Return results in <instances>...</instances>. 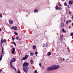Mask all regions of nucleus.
I'll use <instances>...</instances> for the list:
<instances>
[{
	"mask_svg": "<svg viewBox=\"0 0 73 73\" xmlns=\"http://www.w3.org/2000/svg\"><path fill=\"white\" fill-rule=\"evenodd\" d=\"M38 12V10H37V9H35L34 12H35V13H37Z\"/></svg>",
	"mask_w": 73,
	"mask_h": 73,
	"instance_id": "nucleus-17",
	"label": "nucleus"
},
{
	"mask_svg": "<svg viewBox=\"0 0 73 73\" xmlns=\"http://www.w3.org/2000/svg\"><path fill=\"white\" fill-rule=\"evenodd\" d=\"M69 15H71V14H72V13L70 12V11H69Z\"/></svg>",
	"mask_w": 73,
	"mask_h": 73,
	"instance_id": "nucleus-37",
	"label": "nucleus"
},
{
	"mask_svg": "<svg viewBox=\"0 0 73 73\" xmlns=\"http://www.w3.org/2000/svg\"><path fill=\"white\" fill-rule=\"evenodd\" d=\"M17 12H18L17 11H16V13H17Z\"/></svg>",
	"mask_w": 73,
	"mask_h": 73,
	"instance_id": "nucleus-59",
	"label": "nucleus"
},
{
	"mask_svg": "<svg viewBox=\"0 0 73 73\" xmlns=\"http://www.w3.org/2000/svg\"><path fill=\"white\" fill-rule=\"evenodd\" d=\"M3 58V56L2 55H1V56L0 57V61H1L2 60V58Z\"/></svg>",
	"mask_w": 73,
	"mask_h": 73,
	"instance_id": "nucleus-22",
	"label": "nucleus"
},
{
	"mask_svg": "<svg viewBox=\"0 0 73 73\" xmlns=\"http://www.w3.org/2000/svg\"><path fill=\"white\" fill-rule=\"evenodd\" d=\"M0 17L1 18H2L3 17V15H2V14L0 13Z\"/></svg>",
	"mask_w": 73,
	"mask_h": 73,
	"instance_id": "nucleus-26",
	"label": "nucleus"
},
{
	"mask_svg": "<svg viewBox=\"0 0 73 73\" xmlns=\"http://www.w3.org/2000/svg\"><path fill=\"white\" fill-rule=\"evenodd\" d=\"M59 6H60V7H61L62 6V5L61 4H60L59 5Z\"/></svg>",
	"mask_w": 73,
	"mask_h": 73,
	"instance_id": "nucleus-43",
	"label": "nucleus"
},
{
	"mask_svg": "<svg viewBox=\"0 0 73 73\" xmlns=\"http://www.w3.org/2000/svg\"><path fill=\"white\" fill-rule=\"evenodd\" d=\"M22 58L23 59V60H26V59H27L25 58V56L24 57H23Z\"/></svg>",
	"mask_w": 73,
	"mask_h": 73,
	"instance_id": "nucleus-30",
	"label": "nucleus"
},
{
	"mask_svg": "<svg viewBox=\"0 0 73 73\" xmlns=\"http://www.w3.org/2000/svg\"><path fill=\"white\" fill-rule=\"evenodd\" d=\"M15 52V51H11V53L12 54H14V52Z\"/></svg>",
	"mask_w": 73,
	"mask_h": 73,
	"instance_id": "nucleus-35",
	"label": "nucleus"
},
{
	"mask_svg": "<svg viewBox=\"0 0 73 73\" xmlns=\"http://www.w3.org/2000/svg\"><path fill=\"white\" fill-rule=\"evenodd\" d=\"M64 20H66V18H65V17H64Z\"/></svg>",
	"mask_w": 73,
	"mask_h": 73,
	"instance_id": "nucleus-50",
	"label": "nucleus"
},
{
	"mask_svg": "<svg viewBox=\"0 0 73 73\" xmlns=\"http://www.w3.org/2000/svg\"><path fill=\"white\" fill-rule=\"evenodd\" d=\"M62 37H63V35H61L60 36V37L61 38H62Z\"/></svg>",
	"mask_w": 73,
	"mask_h": 73,
	"instance_id": "nucleus-39",
	"label": "nucleus"
},
{
	"mask_svg": "<svg viewBox=\"0 0 73 73\" xmlns=\"http://www.w3.org/2000/svg\"><path fill=\"white\" fill-rule=\"evenodd\" d=\"M34 73H38L37 71V70H35Z\"/></svg>",
	"mask_w": 73,
	"mask_h": 73,
	"instance_id": "nucleus-33",
	"label": "nucleus"
},
{
	"mask_svg": "<svg viewBox=\"0 0 73 73\" xmlns=\"http://www.w3.org/2000/svg\"><path fill=\"white\" fill-rule=\"evenodd\" d=\"M1 44H3V42H6V40H5V39H4V40H3V38H1Z\"/></svg>",
	"mask_w": 73,
	"mask_h": 73,
	"instance_id": "nucleus-6",
	"label": "nucleus"
},
{
	"mask_svg": "<svg viewBox=\"0 0 73 73\" xmlns=\"http://www.w3.org/2000/svg\"><path fill=\"white\" fill-rule=\"evenodd\" d=\"M33 57H35V56H33Z\"/></svg>",
	"mask_w": 73,
	"mask_h": 73,
	"instance_id": "nucleus-60",
	"label": "nucleus"
},
{
	"mask_svg": "<svg viewBox=\"0 0 73 73\" xmlns=\"http://www.w3.org/2000/svg\"><path fill=\"white\" fill-rule=\"evenodd\" d=\"M25 11H23V12H25Z\"/></svg>",
	"mask_w": 73,
	"mask_h": 73,
	"instance_id": "nucleus-62",
	"label": "nucleus"
},
{
	"mask_svg": "<svg viewBox=\"0 0 73 73\" xmlns=\"http://www.w3.org/2000/svg\"><path fill=\"white\" fill-rule=\"evenodd\" d=\"M2 70V69H1L0 70V72H1Z\"/></svg>",
	"mask_w": 73,
	"mask_h": 73,
	"instance_id": "nucleus-47",
	"label": "nucleus"
},
{
	"mask_svg": "<svg viewBox=\"0 0 73 73\" xmlns=\"http://www.w3.org/2000/svg\"><path fill=\"white\" fill-rule=\"evenodd\" d=\"M71 19H72V20H73V15L71 17Z\"/></svg>",
	"mask_w": 73,
	"mask_h": 73,
	"instance_id": "nucleus-45",
	"label": "nucleus"
},
{
	"mask_svg": "<svg viewBox=\"0 0 73 73\" xmlns=\"http://www.w3.org/2000/svg\"><path fill=\"white\" fill-rule=\"evenodd\" d=\"M0 31H1V28H0Z\"/></svg>",
	"mask_w": 73,
	"mask_h": 73,
	"instance_id": "nucleus-52",
	"label": "nucleus"
},
{
	"mask_svg": "<svg viewBox=\"0 0 73 73\" xmlns=\"http://www.w3.org/2000/svg\"><path fill=\"white\" fill-rule=\"evenodd\" d=\"M59 8V7H58V6H56V10H58Z\"/></svg>",
	"mask_w": 73,
	"mask_h": 73,
	"instance_id": "nucleus-23",
	"label": "nucleus"
},
{
	"mask_svg": "<svg viewBox=\"0 0 73 73\" xmlns=\"http://www.w3.org/2000/svg\"><path fill=\"white\" fill-rule=\"evenodd\" d=\"M12 39L13 41H14L15 40V38H14L12 37Z\"/></svg>",
	"mask_w": 73,
	"mask_h": 73,
	"instance_id": "nucleus-38",
	"label": "nucleus"
},
{
	"mask_svg": "<svg viewBox=\"0 0 73 73\" xmlns=\"http://www.w3.org/2000/svg\"><path fill=\"white\" fill-rule=\"evenodd\" d=\"M14 29L15 31H16V30H17V27L16 26L14 27Z\"/></svg>",
	"mask_w": 73,
	"mask_h": 73,
	"instance_id": "nucleus-13",
	"label": "nucleus"
},
{
	"mask_svg": "<svg viewBox=\"0 0 73 73\" xmlns=\"http://www.w3.org/2000/svg\"><path fill=\"white\" fill-rule=\"evenodd\" d=\"M64 6H67V3H66V2H64Z\"/></svg>",
	"mask_w": 73,
	"mask_h": 73,
	"instance_id": "nucleus-24",
	"label": "nucleus"
},
{
	"mask_svg": "<svg viewBox=\"0 0 73 73\" xmlns=\"http://www.w3.org/2000/svg\"><path fill=\"white\" fill-rule=\"evenodd\" d=\"M29 56V55L26 54L25 56V58H26V59H27Z\"/></svg>",
	"mask_w": 73,
	"mask_h": 73,
	"instance_id": "nucleus-14",
	"label": "nucleus"
},
{
	"mask_svg": "<svg viewBox=\"0 0 73 73\" xmlns=\"http://www.w3.org/2000/svg\"><path fill=\"white\" fill-rule=\"evenodd\" d=\"M7 33H8L9 34V32H8Z\"/></svg>",
	"mask_w": 73,
	"mask_h": 73,
	"instance_id": "nucleus-64",
	"label": "nucleus"
},
{
	"mask_svg": "<svg viewBox=\"0 0 73 73\" xmlns=\"http://www.w3.org/2000/svg\"><path fill=\"white\" fill-rule=\"evenodd\" d=\"M48 55L49 56H50L51 55V52H49L47 53Z\"/></svg>",
	"mask_w": 73,
	"mask_h": 73,
	"instance_id": "nucleus-15",
	"label": "nucleus"
},
{
	"mask_svg": "<svg viewBox=\"0 0 73 73\" xmlns=\"http://www.w3.org/2000/svg\"><path fill=\"white\" fill-rule=\"evenodd\" d=\"M33 49H36V46L35 45H33Z\"/></svg>",
	"mask_w": 73,
	"mask_h": 73,
	"instance_id": "nucleus-19",
	"label": "nucleus"
},
{
	"mask_svg": "<svg viewBox=\"0 0 73 73\" xmlns=\"http://www.w3.org/2000/svg\"><path fill=\"white\" fill-rule=\"evenodd\" d=\"M70 28H71V26H70L69 27V29H70Z\"/></svg>",
	"mask_w": 73,
	"mask_h": 73,
	"instance_id": "nucleus-48",
	"label": "nucleus"
},
{
	"mask_svg": "<svg viewBox=\"0 0 73 73\" xmlns=\"http://www.w3.org/2000/svg\"><path fill=\"white\" fill-rule=\"evenodd\" d=\"M67 60H69V59L67 58Z\"/></svg>",
	"mask_w": 73,
	"mask_h": 73,
	"instance_id": "nucleus-56",
	"label": "nucleus"
},
{
	"mask_svg": "<svg viewBox=\"0 0 73 73\" xmlns=\"http://www.w3.org/2000/svg\"><path fill=\"white\" fill-rule=\"evenodd\" d=\"M33 54H34V53H33V52H30V56H33Z\"/></svg>",
	"mask_w": 73,
	"mask_h": 73,
	"instance_id": "nucleus-18",
	"label": "nucleus"
},
{
	"mask_svg": "<svg viewBox=\"0 0 73 73\" xmlns=\"http://www.w3.org/2000/svg\"><path fill=\"white\" fill-rule=\"evenodd\" d=\"M16 39L17 40H19V37L18 36H16Z\"/></svg>",
	"mask_w": 73,
	"mask_h": 73,
	"instance_id": "nucleus-20",
	"label": "nucleus"
},
{
	"mask_svg": "<svg viewBox=\"0 0 73 73\" xmlns=\"http://www.w3.org/2000/svg\"><path fill=\"white\" fill-rule=\"evenodd\" d=\"M36 56H37V55H36Z\"/></svg>",
	"mask_w": 73,
	"mask_h": 73,
	"instance_id": "nucleus-63",
	"label": "nucleus"
},
{
	"mask_svg": "<svg viewBox=\"0 0 73 73\" xmlns=\"http://www.w3.org/2000/svg\"><path fill=\"white\" fill-rule=\"evenodd\" d=\"M61 40L62 41V39H61Z\"/></svg>",
	"mask_w": 73,
	"mask_h": 73,
	"instance_id": "nucleus-57",
	"label": "nucleus"
},
{
	"mask_svg": "<svg viewBox=\"0 0 73 73\" xmlns=\"http://www.w3.org/2000/svg\"><path fill=\"white\" fill-rule=\"evenodd\" d=\"M69 4L70 5H72L73 3V0H70L68 2Z\"/></svg>",
	"mask_w": 73,
	"mask_h": 73,
	"instance_id": "nucleus-8",
	"label": "nucleus"
},
{
	"mask_svg": "<svg viewBox=\"0 0 73 73\" xmlns=\"http://www.w3.org/2000/svg\"><path fill=\"white\" fill-rule=\"evenodd\" d=\"M17 73H20V71H17Z\"/></svg>",
	"mask_w": 73,
	"mask_h": 73,
	"instance_id": "nucleus-49",
	"label": "nucleus"
},
{
	"mask_svg": "<svg viewBox=\"0 0 73 73\" xmlns=\"http://www.w3.org/2000/svg\"><path fill=\"white\" fill-rule=\"evenodd\" d=\"M10 47L11 48H12L13 47V46H12V45H11L10 46Z\"/></svg>",
	"mask_w": 73,
	"mask_h": 73,
	"instance_id": "nucleus-42",
	"label": "nucleus"
},
{
	"mask_svg": "<svg viewBox=\"0 0 73 73\" xmlns=\"http://www.w3.org/2000/svg\"><path fill=\"white\" fill-rule=\"evenodd\" d=\"M70 36H73V33H70Z\"/></svg>",
	"mask_w": 73,
	"mask_h": 73,
	"instance_id": "nucleus-34",
	"label": "nucleus"
},
{
	"mask_svg": "<svg viewBox=\"0 0 73 73\" xmlns=\"http://www.w3.org/2000/svg\"><path fill=\"white\" fill-rule=\"evenodd\" d=\"M30 61H31V64H33V60H32V59Z\"/></svg>",
	"mask_w": 73,
	"mask_h": 73,
	"instance_id": "nucleus-28",
	"label": "nucleus"
},
{
	"mask_svg": "<svg viewBox=\"0 0 73 73\" xmlns=\"http://www.w3.org/2000/svg\"><path fill=\"white\" fill-rule=\"evenodd\" d=\"M66 62H67V61H68V60H66Z\"/></svg>",
	"mask_w": 73,
	"mask_h": 73,
	"instance_id": "nucleus-55",
	"label": "nucleus"
},
{
	"mask_svg": "<svg viewBox=\"0 0 73 73\" xmlns=\"http://www.w3.org/2000/svg\"><path fill=\"white\" fill-rule=\"evenodd\" d=\"M72 39L73 40V36H72Z\"/></svg>",
	"mask_w": 73,
	"mask_h": 73,
	"instance_id": "nucleus-58",
	"label": "nucleus"
},
{
	"mask_svg": "<svg viewBox=\"0 0 73 73\" xmlns=\"http://www.w3.org/2000/svg\"><path fill=\"white\" fill-rule=\"evenodd\" d=\"M9 23L10 24L12 25L13 24V21L10 20H9Z\"/></svg>",
	"mask_w": 73,
	"mask_h": 73,
	"instance_id": "nucleus-10",
	"label": "nucleus"
},
{
	"mask_svg": "<svg viewBox=\"0 0 73 73\" xmlns=\"http://www.w3.org/2000/svg\"><path fill=\"white\" fill-rule=\"evenodd\" d=\"M53 70V68L52 65L50 67H49L47 68V71H50V70Z\"/></svg>",
	"mask_w": 73,
	"mask_h": 73,
	"instance_id": "nucleus-4",
	"label": "nucleus"
},
{
	"mask_svg": "<svg viewBox=\"0 0 73 73\" xmlns=\"http://www.w3.org/2000/svg\"><path fill=\"white\" fill-rule=\"evenodd\" d=\"M64 26V24L63 23H61V27H63Z\"/></svg>",
	"mask_w": 73,
	"mask_h": 73,
	"instance_id": "nucleus-16",
	"label": "nucleus"
},
{
	"mask_svg": "<svg viewBox=\"0 0 73 73\" xmlns=\"http://www.w3.org/2000/svg\"><path fill=\"white\" fill-rule=\"evenodd\" d=\"M59 9V11H61V10H62V8H61V7H60L59 8V9Z\"/></svg>",
	"mask_w": 73,
	"mask_h": 73,
	"instance_id": "nucleus-32",
	"label": "nucleus"
},
{
	"mask_svg": "<svg viewBox=\"0 0 73 73\" xmlns=\"http://www.w3.org/2000/svg\"><path fill=\"white\" fill-rule=\"evenodd\" d=\"M38 54V53H37V51H36L35 55H37Z\"/></svg>",
	"mask_w": 73,
	"mask_h": 73,
	"instance_id": "nucleus-36",
	"label": "nucleus"
},
{
	"mask_svg": "<svg viewBox=\"0 0 73 73\" xmlns=\"http://www.w3.org/2000/svg\"><path fill=\"white\" fill-rule=\"evenodd\" d=\"M72 21L71 20H67L66 21V24H68V23H70Z\"/></svg>",
	"mask_w": 73,
	"mask_h": 73,
	"instance_id": "nucleus-7",
	"label": "nucleus"
},
{
	"mask_svg": "<svg viewBox=\"0 0 73 73\" xmlns=\"http://www.w3.org/2000/svg\"><path fill=\"white\" fill-rule=\"evenodd\" d=\"M0 54H1V55H2V56H3V54H2V52H0Z\"/></svg>",
	"mask_w": 73,
	"mask_h": 73,
	"instance_id": "nucleus-41",
	"label": "nucleus"
},
{
	"mask_svg": "<svg viewBox=\"0 0 73 73\" xmlns=\"http://www.w3.org/2000/svg\"><path fill=\"white\" fill-rule=\"evenodd\" d=\"M12 51H14V52H15V48H14V47H13L12 48Z\"/></svg>",
	"mask_w": 73,
	"mask_h": 73,
	"instance_id": "nucleus-27",
	"label": "nucleus"
},
{
	"mask_svg": "<svg viewBox=\"0 0 73 73\" xmlns=\"http://www.w3.org/2000/svg\"><path fill=\"white\" fill-rule=\"evenodd\" d=\"M42 68H44V67L42 66Z\"/></svg>",
	"mask_w": 73,
	"mask_h": 73,
	"instance_id": "nucleus-61",
	"label": "nucleus"
},
{
	"mask_svg": "<svg viewBox=\"0 0 73 73\" xmlns=\"http://www.w3.org/2000/svg\"><path fill=\"white\" fill-rule=\"evenodd\" d=\"M14 34L15 35H18V33H17L16 31L14 32Z\"/></svg>",
	"mask_w": 73,
	"mask_h": 73,
	"instance_id": "nucleus-25",
	"label": "nucleus"
},
{
	"mask_svg": "<svg viewBox=\"0 0 73 73\" xmlns=\"http://www.w3.org/2000/svg\"><path fill=\"white\" fill-rule=\"evenodd\" d=\"M59 61H60V62H62V58H61V57H60L59 58Z\"/></svg>",
	"mask_w": 73,
	"mask_h": 73,
	"instance_id": "nucleus-9",
	"label": "nucleus"
},
{
	"mask_svg": "<svg viewBox=\"0 0 73 73\" xmlns=\"http://www.w3.org/2000/svg\"><path fill=\"white\" fill-rule=\"evenodd\" d=\"M67 7L68 8H70V7H69V5H67Z\"/></svg>",
	"mask_w": 73,
	"mask_h": 73,
	"instance_id": "nucleus-44",
	"label": "nucleus"
},
{
	"mask_svg": "<svg viewBox=\"0 0 73 73\" xmlns=\"http://www.w3.org/2000/svg\"><path fill=\"white\" fill-rule=\"evenodd\" d=\"M72 27H73V23H72Z\"/></svg>",
	"mask_w": 73,
	"mask_h": 73,
	"instance_id": "nucleus-51",
	"label": "nucleus"
},
{
	"mask_svg": "<svg viewBox=\"0 0 73 73\" xmlns=\"http://www.w3.org/2000/svg\"><path fill=\"white\" fill-rule=\"evenodd\" d=\"M47 44H46L45 43L44 44V45L43 46V47H44V48H45V47H47Z\"/></svg>",
	"mask_w": 73,
	"mask_h": 73,
	"instance_id": "nucleus-21",
	"label": "nucleus"
},
{
	"mask_svg": "<svg viewBox=\"0 0 73 73\" xmlns=\"http://www.w3.org/2000/svg\"><path fill=\"white\" fill-rule=\"evenodd\" d=\"M13 43L15 46H16V43L15 42H13Z\"/></svg>",
	"mask_w": 73,
	"mask_h": 73,
	"instance_id": "nucleus-29",
	"label": "nucleus"
},
{
	"mask_svg": "<svg viewBox=\"0 0 73 73\" xmlns=\"http://www.w3.org/2000/svg\"><path fill=\"white\" fill-rule=\"evenodd\" d=\"M64 22H65L66 21L65 20H64Z\"/></svg>",
	"mask_w": 73,
	"mask_h": 73,
	"instance_id": "nucleus-54",
	"label": "nucleus"
},
{
	"mask_svg": "<svg viewBox=\"0 0 73 73\" xmlns=\"http://www.w3.org/2000/svg\"><path fill=\"white\" fill-rule=\"evenodd\" d=\"M16 58H14V57L13 58V59L10 61V62L9 63L10 65L12 66V62H15V61H16Z\"/></svg>",
	"mask_w": 73,
	"mask_h": 73,
	"instance_id": "nucleus-3",
	"label": "nucleus"
},
{
	"mask_svg": "<svg viewBox=\"0 0 73 73\" xmlns=\"http://www.w3.org/2000/svg\"><path fill=\"white\" fill-rule=\"evenodd\" d=\"M39 65L40 66H41V63H39Z\"/></svg>",
	"mask_w": 73,
	"mask_h": 73,
	"instance_id": "nucleus-40",
	"label": "nucleus"
},
{
	"mask_svg": "<svg viewBox=\"0 0 73 73\" xmlns=\"http://www.w3.org/2000/svg\"><path fill=\"white\" fill-rule=\"evenodd\" d=\"M10 28L11 29H14V26L11 27Z\"/></svg>",
	"mask_w": 73,
	"mask_h": 73,
	"instance_id": "nucleus-31",
	"label": "nucleus"
},
{
	"mask_svg": "<svg viewBox=\"0 0 73 73\" xmlns=\"http://www.w3.org/2000/svg\"><path fill=\"white\" fill-rule=\"evenodd\" d=\"M62 32L63 33H66V31L64 30V29H62Z\"/></svg>",
	"mask_w": 73,
	"mask_h": 73,
	"instance_id": "nucleus-11",
	"label": "nucleus"
},
{
	"mask_svg": "<svg viewBox=\"0 0 73 73\" xmlns=\"http://www.w3.org/2000/svg\"><path fill=\"white\" fill-rule=\"evenodd\" d=\"M10 67L12 69H14L15 70V72H17V70H16V68H15V67H14V66L12 65V66L10 65Z\"/></svg>",
	"mask_w": 73,
	"mask_h": 73,
	"instance_id": "nucleus-5",
	"label": "nucleus"
},
{
	"mask_svg": "<svg viewBox=\"0 0 73 73\" xmlns=\"http://www.w3.org/2000/svg\"><path fill=\"white\" fill-rule=\"evenodd\" d=\"M2 51L3 54H4V50H3V46L1 45Z\"/></svg>",
	"mask_w": 73,
	"mask_h": 73,
	"instance_id": "nucleus-12",
	"label": "nucleus"
},
{
	"mask_svg": "<svg viewBox=\"0 0 73 73\" xmlns=\"http://www.w3.org/2000/svg\"><path fill=\"white\" fill-rule=\"evenodd\" d=\"M63 61H64V60H65V59H64V58H63Z\"/></svg>",
	"mask_w": 73,
	"mask_h": 73,
	"instance_id": "nucleus-53",
	"label": "nucleus"
},
{
	"mask_svg": "<svg viewBox=\"0 0 73 73\" xmlns=\"http://www.w3.org/2000/svg\"><path fill=\"white\" fill-rule=\"evenodd\" d=\"M29 66V63L27 62H25L24 63L23 65V71L26 73H28V68L29 67L27 68V66Z\"/></svg>",
	"mask_w": 73,
	"mask_h": 73,
	"instance_id": "nucleus-1",
	"label": "nucleus"
},
{
	"mask_svg": "<svg viewBox=\"0 0 73 73\" xmlns=\"http://www.w3.org/2000/svg\"><path fill=\"white\" fill-rule=\"evenodd\" d=\"M23 60H24L23 59V58H22V59H21V61H23Z\"/></svg>",
	"mask_w": 73,
	"mask_h": 73,
	"instance_id": "nucleus-46",
	"label": "nucleus"
},
{
	"mask_svg": "<svg viewBox=\"0 0 73 73\" xmlns=\"http://www.w3.org/2000/svg\"><path fill=\"white\" fill-rule=\"evenodd\" d=\"M52 66L54 70H56V69H58L60 68V66L59 65L56 64L53 65Z\"/></svg>",
	"mask_w": 73,
	"mask_h": 73,
	"instance_id": "nucleus-2",
	"label": "nucleus"
}]
</instances>
